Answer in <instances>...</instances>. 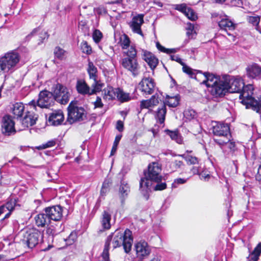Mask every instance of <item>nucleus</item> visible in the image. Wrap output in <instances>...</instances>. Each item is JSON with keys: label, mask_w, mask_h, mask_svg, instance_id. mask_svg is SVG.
<instances>
[{"label": "nucleus", "mask_w": 261, "mask_h": 261, "mask_svg": "<svg viewBox=\"0 0 261 261\" xmlns=\"http://www.w3.org/2000/svg\"><path fill=\"white\" fill-rule=\"evenodd\" d=\"M20 60V56L15 50L5 53L0 57V75L13 72Z\"/></svg>", "instance_id": "20e7f679"}, {"label": "nucleus", "mask_w": 261, "mask_h": 261, "mask_svg": "<svg viewBox=\"0 0 261 261\" xmlns=\"http://www.w3.org/2000/svg\"><path fill=\"white\" fill-rule=\"evenodd\" d=\"M24 109V106L21 102H16L13 105L12 108L13 114L18 118L22 116Z\"/></svg>", "instance_id": "2f4dec72"}, {"label": "nucleus", "mask_w": 261, "mask_h": 261, "mask_svg": "<svg viewBox=\"0 0 261 261\" xmlns=\"http://www.w3.org/2000/svg\"><path fill=\"white\" fill-rule=\"evenodd\" d=\"M204 76V80L202 84L205 85L207 87H212L220 80V78L213 73L208 72L203 73Z\"/></svg>", "instance_id": "5701e85b"}, {"label": "nucleus", "mask_w": 261, "mask_h": 261, "mask_svg": "<svg viewBox=\"0 0 261 261\" xmlns=\"http://www.w3.org/2000/svg\"><path fill=\"white\" fill-rule=\"evenodd\" d=\"M36 224L38 227H43L50 223V220L46 213H40L35 217Z\"/></svg>", "instance_id": "b1692460"}, {"label": "nucleus", "mask_w": 261, "mask_h": 261, "mask_svg": "<svg viewBox=\"0 0 261 261\" xmlns=\"http://www.w3.org/2000/svg\"><path fill=\"white\" fill-rule=\"evenodd\" d=\"M44 211L47 215L50 221L52 220L55 221H59L63 217V208L60 205L46 207Z\"/></svg>", "instance_id": "4468645a"}, {"label": "nucleus", "mask_w": 261, "mask_h": 261, "mask_svg": "<svg viewBox=\"0 0 261 261\" xmlns=\"http://www.w3.org/2000/svg\"><path fill=\"white\" fill-rule=\"evenodd\" d=\"M95 11L98 15H105L107 13V9L103 7H99L96 8Z\"/></svg>", "instance_id": "bf43d9fd"}, {"label": "nucleus", "mask_w": 261, "mask_h": 261, "mask_svg": "<svg viewBox=\"0 0 261 261\" xmlns=\"http://www.w3.org/2000/svg\"><path fill=\"white\" fill-rule=\"evenodd\" d=\"M127 50L124 52V54L126 55L125 58H129L130 59H137V51L136 47L132 45L126 49Z\"/></svg>", "instance_id": "c9c22d12"}, {"label": "nucleus", "mask_w": 261, "mask_h": 261, "mask_svg": "<svg viewBox=\"0 0 261 261\" xmlns=\"http://www.w3.org/2000/svg\"><path fill=\"white\" fill-rule=\"evenodd\" d=\"M184 166L182 161L175 160L170 163L169 167L171 171L174 172L177 171L178 169L181 168Z\"/></svg>", "instance_id": "e433bc0d"}, {"label": "nucleus", "mask_w": 261, "mask_h": 261, "mask_svg": "<svg viewBox=\"0 0 261 261\" xmlns=\"http://www.w3.org/2000/svg\"><path fill=\"white\" fill-rule=\"evenodd\" d=\"M213 134L218 137H222L221 139H214L216 143L220 146L224 145L225 144L229 141L230 129L227 124L223 123H216L213 127Z\"/></svg>", "instance_id": "423d86ee"}, {"label": "nucleus", "mask_w": 261, "mask_h": 261, "mask_svg": "<svg viewBox=\"0 0 261 261\" xmlns=\"http://www.w3.org/2000/svg\"><path fill=\"white\" fill-rule=\"evenodd\" d=\"M184 14L190 20H195L197 17L193 9L189 8L186 13Z\"/></svg>", "instance_id": "a18cd8bd"}, {"label": "nucleus", "mask_w": 261, "mask_h": 261, "mask_svg": "<svg viewBox=\"0 0 261 261\" xmlns=\"http://www.w3.org/2000/svg\"><path fill=\"white\" fill-rule=\"evenodd\" d=\"M165 132L172 140H174L178 144H181L182 139L178 131H171L169 129H166Z\"/></svg>", "instance_id": "f704fd0d"}, {"label": "nucleus", "mask_w": 261, "mask_h": 261, "mask_svg": "<svg viewBox=\"0 0 261 261\" xmlns=\"http://www.w3.org/2000/svg\"><path fill=\"white\" fill-rule=\"evenodd\" d=\"M162 168L158 163L152 162L148 166L147 171H144V177L140 181V190L145 197L148 199V191L151 187V182H159L162 180Z\"/></svg>", "instance_id": "f03ea898"}, {"label": "nucleus", "mask_w": 261, "mask_h": 261, "mask_svg": "<svg viewBox=\"0 0 261 261\" xmlns=\"http://www.w3.org/2000/svg\"><path fill=\"white\" fill-rule=\"evenodd\" d=\"M122 135H117L116 136L114 142L113 143V147L111 150V155H113L116 151L118 145L121 140Z\"/></svg>", "instance_id": "c03bdc74"}, {"label": "nucleus", "mask_w": 261, "mask_h": 261, "mask_svg": "<svg viewBox=\"0 0 261 261\" xmlns=\"http://www.w3.org/2000/svg\"><path fill=\"white\" fill-rule=\"evenodd\" d=\"M179 97L178 95L169 97L166 101L167 104L170 107L175 108L179 104Z\"/></svg>", "instance_id": "a19ab883"}, {"label": "nucleus", "mask_w": 261, "mask_h": 261, "mask_svg": "<svg viewBox=\"0 0 261 261\" xmlns=\"http://www.w3.org/2000/svg\"><path fill=\"white\" fill-rule=\"evenodd\" d=\"M65 51L60 47H56L54 49V54L55 57L60 60L64 58Z\"/></svg>", "instance_id": "79ce46f5"}, {"label": "nucleus", "mask_w": 261, "mask_h": 261, "mask_svg": "<svg viewBox=\"0 0 261 261\" xmlns=\"http://www.w3.org/2000/svg\"><path fill=\"white\" fill-rule=\"evenodd\" d=\"M133 242L132 233L130 230L126 229L124 232H122L120 229H116L107 238L104 247V255L108 256L111 243L114 249L122 245L125 252L128 253L132 249Z\"/></svg>", "instance_id": "f257e3e1"}, {"label": "nucleus", "mask_w": 261, "mask_h": 261, "mask_svg": "<svg viewBox=\"0 0 261 261\" xmlns=\"http://www.w3.org/2000/svg\"><path fill=\"white\" fill-rule=\"evenodd\" d=\"M135 249L137 257L141 260L148 256L151 251L147 243L144 241H141L136 243Z\"/></svg>", "instance_id": "a211bd4d"}, {"label": "nucleus", "mask_w": 261, "mask_h": 261, "mask_svg": "<svg viewBox=\"0 0 261 261\" xmlns=\"http://www.w3.org/2000/svg\"><path fill=\"white\" fill-rule=\"evenodd\" d=\"M64 119L63 113L61 110L54 111L51 113L48 118V122L52 125H59L62 123Z\"/></svg>", "instance_id": "412c9836"}, {"label": "nucleus", "mask_w": 261, "mask_h": 261, "mask_svg": "<svg viewBox=\"0 0 261 261\" xmlns=\"http://www.w3.org/2000/svg\"><path fill=\"white\" fill-rule=\"evenodd\" d=\"M53 89L52 94L54 100H56L62 105H65L69 101L70 94L65 87L60 84H57Z\"/></svg>", "instance_id": "1a4fd4ad"}, {"label": "nucleus", "mask_w": 261, "mask_h": 261, "mask_svg": "<svg viewBox=\"0 0 261 261\" xmlns=\"http://www.w3.org/2000/svg\"><path fill=\"white\" fill-rule=\"evenodd\" d=\"M142 58L148 64L152 70H153L158 64V59L151 53L142 50Z\"/></svg>", "instance_id": "4be33fe9"}, {"label": "nucleus", "mask_w": 261, "mask_h": 261, "mask_svg": "<svg viewBox=\"0 0 261 261\" xmlns=\"http://www.w3.org/2000/svg\"><path fill=\"white\" fill-rule=\"evenodd\" d=\"M182 66L183 72L188 74L190 77L193 78L195 73L193 72V69L189 66H187L185 63H184Z\"/></svg>", "instance_id": "8fccbe9b"}, {"label": "nucleus", "mask_w": 261, "mask_h": 261, "mask_svg": "<svg viewBox=\"0 0 261 261\" xmlns=\"http://www.w3.org/2000/svg\"><path fill=\"white\" fill-rule=\"evenodd\" d=\"M124 125L123 122L121 120H118L117 121L116 123V129L120 132H121L123 130Z\"/></svg>", "instance_id": "69168bd1"}, {"label": "nucleus", "mask_w": 261, "mask_h": 261, "mask_svg": "<svg viewBox=\"0 0 261 261\" xmlns=\"http://www.w3.org/2000/svg\"><path fill=\"white\" fill-rule=\"evenodd\" d=\"M110 182L108 180H105L103 182L101 189L100 191V194L101 196L105 195L109 190Z\"/></svg>", "instance_id": "09e8293b"}, {"label": "nucleus", "mask_w": 261, "mask_h": 261, "mask_svg": "<svg viewBox=\"0 0 261 261\" xmlns=\"http://www.w3.org/2000/svg\"><path fill=\"white\" fill-rule=\"evenodd\" d=\"M248 22L252 25L256 27L257 29V27L260 21V17L258 16H249L247 19Z\"/></svg>", "instance_id": "49530a36"}, {"label": "nucleus", "mask_w": 261, "mask_h": 261, "mask_svg": "<svg viewBox=\"0 0 261 261\" xmlns=\"http://www.w3.org/2000/svg\"><path fill=\"white\" fill-rule=\"evenodd\" d=\"M22 241L27 244L29 248H33L42 240L43 236L40 231L29 230L23 234Z\"/></svg>", "instance_id": "9b49d317"}, {"label": "nucleus", "mask_w": 261, "mask_h": 261, "mask_svg": "<svg viewBox=\"0 0 261 261\" xmlns=\"http://www.w3.org/2000/svg\"><path fill=\"white\" fill-rule=\"evenodd\" d=\"M111 220V215L107 211H104L102 214L101 218V224L105 230H108L110 229L111 225L110 224V221Z\"/></svg>", "instance_id": "cd10ccee"}, {"label": "nucleus", "mask_w": 261, "mask_h": 261, "mask_svg": "<svg viewBox=\"0 0 261 261\" xmlns=\"http://www.w3.org/2000/svg\"><path fill=\"white\" fill-rule=\"evenodd\" d=\"M156 48L161 51L166 53L167 51V48H166L162 45L160 44V43L159 42H157L156 43Z\"/></svg>", "instance_id": "338daca9"}, {"label": "nucleus", "mask_w": 261, "mask_h": 261, "mask_svg": "<svg viewBox=\"0 0 261 261\" xmlns=\"http://www.w3.org/2000/svg\"><path fill=\"white\" fill-rule=\"evenodd\" d=\"M230 4L232 6L242 7L243 0H229Z\"/></svg>", "instance_id": "680f3d73"}, {"label": "nucleus", "mask_w": 261, "mask_h": 261, "mask_svg": "<svg viewBox=\"0 0 261 261\" xmlns=\"http://www.w3.org/2000/svg\"><path fill=\"white\" fill-rule=\"evenodd\" d=\"M254 88L252 85H244V87L240 93L239 98L241 102L246 106L247 109H251L254 111L260 112L261 109V95L255 99L252 97Z\"/></svg>", "instance_id": "7ed1b4c3"}, {"label": "nucleus", "mask_w": 261, "mask_h": 261, "mask_svg": "<svg viewBox=\"0 0 261 261\" xmlns=\"http://www.w3.org/2000/svg\"><path fill=\"white\" fill-rule=\"evenodd\" d=\"M116 88L114 89L112 87H109L107 89H105L103 91V98L108 100H111L115 99V97H116Z\"/></svg>", "instance_id": "473e14b6"}, {"label": "nucleus", "mask_w": 261, "mask_h": 261, "mask_svg": "<svg viewBox=\"0 0 261 261\" xmlns=\"http://www.w3.org/2000/svg\"><path fill=\"white\" fill-rule=\"evenodd\" d=\"M87 70L89 75L90 79L93 80L94 81H96L98 77L97 69L94 65L93 63L89 60H88V68Z\"/></svg>", "instance_id": "c756f323"}, {"label": "nucleus", "mask_w": 261, "mask_h": 261, "mask_svg": "<svg viewBox=\"0 0 261 261\" xmlns=\"http://www.w3.org/2000/svg\"><path fill=\"white\" fill-rule=\"evenodd\" d=\"M130 39L126 34H123L120 37V45L123 49H126L130 46Z\"/></svg>", "instance_id": "4c0bfd02"}, {"label": "nucleus", "mask_w": 261, "mask_h": 261, "mask_svg": "<svg viewBox=\"0 0 261 261\" xmlns=\"http://www.w3.org/2000/svg\"><path fill=\"white\" fill-rule=\"evenodd\" d=\"M56 145V141L55 140H50L48 141L45 144H43L39 146L38 148L39 149H45L48 147H53Z\"/></svg>", "instance_id": "3c124183"}, {"label": "nucleus", "mask_w": 261, "mask_h": 261, "mask_svg": "<svg viewBox=\"0 0 261 261\" xmlns=\"http://www.w3.org/2000/svg\"><path fill=\"white\" fill-rule=\"evenodd\" d=\"M180 156L186 160L188 164L198 165L199 163L198 159L195 156L190 155H186L185 154H182Z\"/></svg>", "instance_id": "ea45409f"}, {"label": "nucleus", "mask_w": 261, "mask_h": 261, "mask_svg": "<svg viewBox=\"0 0 261 261\" xmlns=\"http://www.w3.org/2000/svg\"><path fill=\"white\" fill-rule=\"evenodd\" d=\"M76 89L78 93L83 95H92L94 91H91L90 87L83 80H79L76 82Z\"/></svg>", "instance_id": "aec40b11"}, {"label": "nucleus", "mask_w": 261, "mask_h": 261, "mask_svg": "<svg viewBox=\"0 0 261 261\" xmlns=\"http://www.w3.org/2000/svg\"><path fill=\"white\" fill-rule=\"evenodd\" d=\"M76 239V234L75 232H71L68 238L66 239L67 243L69 244H72Z\"/></svg>", "instance_id": "6e6d98bb"}, {"label": "nucleus", "mask_w": 261, "mask_h": 261, "mask_svg": "<svg viewBox=\"0 0 261 261\" xmlns=\"http://www.w3.org/2000/svg\"><path fill=\"white\" fill-rule=\"evenodd\" d=\"M54 103V97L52 92L47 90L41 91L38 96V99L37 101L32 100L29 105L32 106L35 110L36 107L40 108H48Z\"/></svg>", "instance_id": "0eeeda50"}, {"label": "nucleus", "mask_w": 261, "mask_h": 261, "mask_svg": "<svg viewBox=\"0 0 261 261\" xmlns=\"http://www.w3.org/2000/svg\"><path fill=\"white\" fill-rule=\"evenodd\" d=\"M92 37L94 42L98 43L102 37V34L99 30H95L93 33Z\"/></svg>", "instance_id": "de8ad7c7"}, {"label": "nucleus", "mask_w": 261, "mask_h": 261, "mask_svg": "<svg viewBox=\"0 0 261 261\" xmlns=\"http://www.w3.org/2000/svg\"><path fill=\"white\" fill-rule=\"evenodd\" d=\"M157 184L153 187V190L155 191H161L165 189L167 187L166 182H156Z\"/></svg>", "instance_id": "5fc2aeb1"}, {"label": "nucleus", "mask_w": 261, "mask_h": 261, "mask_svg": "<svg viewBox=\"0 0 261 261\" xmlns=\"http://www.w3.org/2000/svg\"><path fill=\"white\" fill-rule=\"evenodd\" d=\"M139 86L143 94L150 95L154 92L155 83L152 78L144 77L139 83Z\"/></svg>", "instance_id": "dca6fc26"}, {"label": "nucleus", "mask_w": 261, "mask_h": 261, "mask_svg": "<svg viewBox=\"0 0 261 261\" xmlns=\"http://www.w3.org/2000/svg\"><path fill=\"white\" fill-rule=\"evenodd\" d=\"M246 75L251 79H261V66L255 63L249 64L246 68Z\"/></svg>", "instance_id": "6ab92c4d"}, {"label": "nucleus", "mask_w": 261, "mask_h": 261, "mask_svg": "<svg viewBox=\"0 0 261 261\" xmlns=\"http://www.w3.org/2000/svg\"><path fill=\"white\" fill-rule=\"evenodd\" d=\"M159 103L158 96L154 95L149 99L142 100L140 103V108L142 109H149L150 107L156 106Z\"/></svg>", "instance_id": "a878e982"}, {"label": "nucleus", "mask_w": 261, "mask_h": 261, "mask_svg": "<svg viewBox=\"0 0 261 261\" xmlns=\"http://www.w3.org/2000/svg\"><path fill=\"white\" fill-rule=\"evenodd\" d=\"M226 81H227L228 92L239 93L240 94L242 92L244 83L241 79L229 77L228 79H226Z\"/></svg>", "instance_id": "ddd939ff"}, {"label": "nucleus", "mask_w": 261, "mask_h": 261, "mask_svg": "<svg viewBox=\"0 0 261 261\" xmlns=\"http://www.w3.org/2000/svg\"><path fill=\"white\" fill-rule=\"evenodd\" d=\"M188 179H184L181 178H178L176 179H175L174 180V182L172 184V187L173 188H177V186L179 185H182L184 184H185L187 180Z\"/></svg>", "instance_id": "864d4df0"}, {"label": "nucleus", "mask_w": 261, "mask_h": 261, "mask_svg": "<svg viewBox=\"0 0 261 261\" xmlns=\"http://www.w3.org/2000/svg\"><path fill=\"white\" fill-rule=\"evenodd\" d=\"M184 115L186 120L190 121L196 118L197 113L193 109H187L184 111Z\"/></svg>", "instance_id": "58836bf2"}, {"label": "nucleus", "mask_w": 261, "mask_h": 261, "mask_svg": "<svg viewBox=\"0 0 261 261\" xmlns=\"http://www.w3.org/2000/svg\"><path fill=\"white\" fill-rule=\"evenodd\" d=\"M189 7H187L186 4H182L180 5H177L176 6L175 9L181 12L184 14L186 12Z\"/></svg>", "instance_id": "13d9d810"}, {"label": "nucleus", "mask_w": 261, "mask_h": 261, "mask_svg": "<svg viewBox=\"0 0 261 261\" xmlns=\"http://www.w3.org/2000/svg\"><path fill=\"white\" fill-rule=\"evenodd\" d=\"M201 170V168L199 164L198 165H195L191 169V172L193 175L199 174Z\"/></svg>", "instance_id": "4d7b16f0"}, {"label": "nucleus", "mask_w": 261, "mask_h": 261, "mask_svg": "<svg viewBox=\"0 0 261 261\" xmlns=\"http://www.w3.org/2000/svg\"><path fill=\"white\" fill-rule=\"evenodd\" d=\"M144 23V14H138L133 17L129 23L130 28L133 33L140 35L144 37V34L141 30V26Z\"/></svg>", "instance_id": "2eb2a0df"}, {"label": "nucleus", "mask_w": 261, "mask_h": 261, "mask_svg": "<svg viewBox=\"0 0 261 261\" xmlns=\"http://www.w3.org/2000/svg\"><path fill=\"white\" fill-rule=\"evenodd\" d=\"M67 110V120L71 124L83 121L86 118L87 113L85 109L78 106L77 101H72L69 103Z\"/></svg>", "instance_id": "39448f33"}, {"label": "nucleus", "mask_w": 261, "mask_h": 261, "mask_svg": "<svg viewBox=\"0 0 261 261\" xmlns=\"http://www.w3.org/2000/svg\"><path fill=\"white\" fill-rule=\"evenodd\" d=\"M81 49L84 53H85L87 55H90L92 53V48L88 44L87 41H83L81 43Z\"/></svg>", "instance_id": "37998d69"}, {"label": "nucleus", "mask_w": 261, "mask_h": 261, "mask_svg": "<svg viewBox=\"0 0 261 261\" xmlns=\"http://www.w3.org/2000/svg\"><path fill=\"white\" fill-rule=\"evenodd\" d=\"M261 254V242L257 244L253 251L250 254L247 261H257Z\"/></svg>", "instance_id": "7c9ffc66"}, {"label": "nucleus", "mask_w": 261, "mask_h": 261, "mask_svg": "<svg viewBox=\"0 0 261 261\" xmlns=\"http://www.w3.org/2000/svg\"><path fill=\"white\" fill-rule=\"evenodd\" d=\"M2 131L6 136H10L16 132L14 127V122L10 116H5L3 118Z\"/></svg>", "instance_id": "f3484780"}, {"label": "nucleus", "mask_w": 261, "mask_h": 261, "mask_svg": "<svg viewBox=\"0 0 261 261\" xmlns=\"http://www.w3.org/2000/svg\"><path fill=\"white\" fill-rule=\"evenodd\" d=\"M255 179L259 181L261 180V165L258 168L257 173L255 175Z\"/></svg>", "instance_id": "774afa93"}, {"label": "nucleus", "mask_w": 261, "mask_h": 261, "mask_svg": "<svg viewBox=\"0 0 261 261\" xmlns=\"http://www.w3.org/2000/svg\"><path fill=\"white\" fill-rule=\"evenodd\" d=\"M119 192L122 202H123L130 192V187L127 182L123 180L121 181Z\"/></svg>", "instance_id": "bb28decb"}, {"label": "nucleus", "mask_w": 261, "mask_h": 261, "mask_svg": "<svg viewBox=\"0 0 261 261\" xmlns=\"http://www.w3.org/2000/svg\"><path fill=\"white\" fill-rule=\"evenodd\" d=\"M227 145L228 148L230 150V151H234L236 149V144L234 142L230 141L229 139V141L226 143ZM225 145V144H224Z\"/></svg>", "instance_id": "0e129e2a"}, {"label": "nucleus", "mask_w": 261, "mask_h": 261, "mask_svg": "<svg viewBox=\"0 0 261 261\" xmlns=\"http://www.w3.org/2000/svg\"><path fill=\"white\" fill-rule=\"evenodd\" d=\"M116 97L121 102H124L130 100V96L129 93H125L120 88H116Z\"/></svg>", "instance_id": "72a5a7b5"}, {"label": "nucleus", "mask_w": 261, "mask_h": 261, "mask_svg": "<svg viewBox=\"0 0 261 261\" xmlns=\"http://www.w3.org/2000/svg\"><path fill=\"white\" fill-rule=\"evenodd\" d=\"M38 116L33 113L28 112L22 119V124L27 127L32 126L36 123Z\"/></svg>", "instance_id": "393cba45"}, {"label": "nucleus", "mask_w": 261, "mask_h": 261, "mask_svg": "<svg viewBox=\"0 0 261 261\" xmlns=\"http://www.w3.org/2000/svg\"><path fill=\"white\" fill-rule=\"evenodd\" d=\"M170 59L171 60L175 61L179 63L181 65H183V64L185 63L184 62H182V59L180 58L178 56L171 55Z\"/></svg>", "instance_id": "e2e57ef3"}, {"label": "nucleus", "mask_w": 261, "mask_h": 261, "mask_svg": "<svg viewBox=\"0 0 261 261\" xmlns=\"http://www.w3.org/2000/svg\"><path fill=\"white\" fill-rule=\"evenodd\" d=\"M94 83L92 84V89H91V91H94L93 94H96L97 92H99L102 87V85L98 83L97 79L96 81H94Z\"/></svg>", "instance_id": "603ef678"}, {"label": "nucleus", "mask_w": 261, "mask_h": 261, "mask_svg": "<svg viewBox=\"0 0 261 261\" xmlns=\"http://www.w3.org/2000/svg\"><path fill=\"white\" fill-rule=\"evenodd\" d=\"M121 64L133 77H137L141 73V66L137 59L124 58L121 60Z\"/></svg>", "instance_id": "9d476101"}, {"label": "nucleus", "mask_w": 261, "mask_h": 261, "mask_svg": "<svg viewBox=\"0 0 261 261\" xmlns=\"http://www.w3.org/2000/svg\"><path fill=\"white\" fill-rule=\"evenodd\" d=\"M228 84L226 79L225 80H219L218 82L211 87V93L216 97H221L228 92Z\"/></svg>", "instance_id": "f8f14e48"}, {"label": "nucleus", "mask_w": 261, "mask_h": 261, "mask_svg": "<svg viewBox=\"0 0 261 261\" xmlns=\"http://www.w3.org/2000/svg\"><path fill=\"white\" fill-rule=\"evenodd\" d=\"M94 105L95 108H101L103 107V105L102 102L101 98L100 97L97 96L96 101L94 102Z\"/></svg>", "instance_id": "052dcab7"}, {"label": "nucleus", "mask_w": 261, "mask_h": 261, "mask_svg": "<svg viewBox=\"0 0 261 261\" xmlns=\"http://www.w3.org/2000/svg\"><path fill=\"white\" fill-rule=\"evenodd\" d=\"M212 18L218 22L219 28L222 30L228 32L233 31L236 29V24L224 13H213L212 14Z\"/></svg>", "instance_id": "6e6552de"}, {"label": "nucleus", "mask_w": 261, "mask_h": 261, "mask_svg": "<svg viewBox=\"0 0 261 261\" xmlns=\"http://www.w3.org/2000/svg\"><path fill=\"white\" fill-rule=\"evenodd\" d=\"M166 113L167 109L165 104L162 105L161 108H159L156 112L155 117L160 124L164 123Z\"/></svg>", "instance_id": "c85d7f7f"}]
</instances>
